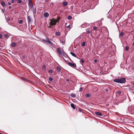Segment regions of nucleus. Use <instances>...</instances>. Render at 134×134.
<instances>
[{
	"mask_svg": "<svg viewBox=\"0 0 134 134\" xmlns=\"http://www.w3.org/2000/svg\"><path fill=\"white\" fill-rule=\"evenodd\" d=\"M126 81L124 77L121 78L120 79H116L114 80V82L117 83H125Z\"/></svg>",
	"mask_w": 134,
	"mask_h": 134,
	"instance_id": "f257e3e1",
	"label": "nucleus"
},
{
	"mask_svg": "<svg viewBox=\"0 0 134 134\" xmlns=\"http://www.w3.org/2000/svg\"><path fill=\"white\" fill-rule=\"evenodd\" d=\"M57 52L60 54H62L63 56H65L66 55V53L61 51L59 48L57 49Z\"/></svg>",
	"mask_w": 134,
	"mask_h": 134,
	"instance_id": "f03ea898",
	"label": "nucleus"
},
{
	"mask_svg": "<svg viewBox=\"0 0 134 134\" xmlns=\"http://www.w3.org/2000/svg\"><path fill=\"white\" fill-rule=\"evenodd\" d=\"M50 21V25H56L57 22V21L56 20H55L54 18H53L52 19H51Z\"/></svg>",
	"mask_w": 134,
	"mask_h": 134,
	"instance_id": "7ed1b4c3",
	"label": "nucleus"
},
{
	"mask_svg": "<svg viewBox=\"0 0 134 134\" xmlns=\"http://www.w3.org/2000/svg\"><path fill=\"white\" fill-rule=\"evenodd\" d=\"M64 57L65 58H64V57H62V58H63V59L64 60V61L66 63H68V59H70V58L68 56H67L66 55H66L65 56H64Z\"/></svg>",
	"mask_w": 134,
	"mask_h": 134,
	"instance_id": "20e7f679",
	"label": "nucleus"
},
{
	"mask_svg": "<svg viewBox=\"0 0 134 134\" xmlns=\"http://www.w3.org/2000/svg\"><path fill=\"white\" fill-rule=\"evenodd\" d=\"M68 63L69 65L73 68H75L76 67V66L75 64L71 63L70 62H68Z\"/></svg>",
	"mask_w": 134,
	"mask_h": 134,
	"instance_id": "39448f33",
	"label": "nucleus"
},
{
	"mask_svg": "<svg viewBox=\"0 0 134 134\" xmlns=\"http://www.w3.org/2000/svg\"><path fill=\"white\" fill-rule=\"evenodd\" d=\"M46 40L47 41V42L48 43H49L52 46H53V44H52V42L49 40V38H48L46 37Z\"/></svg>",
	"mask_w": 134,
	"mask_h": 134,
	"instance_id": "423d86ee",
	"label": "nucleus"
},
{
	"mask_svg": "<svg viewBox=\"0 0 134 134\" xmlns=\"http://www.w3.org/2000/svg\"><path fill=\"white\" fill-rule=\"evenodd\" d=\"M27 20L28 24H30L31 21V18L29 16H28L27 17Z\"/></svg>",
	"mask_w": 134,
	"mask_h": 134,
	"instance_id": "0eeeda50",
	"label": "nucleus"
},
{
	"mask_svg": "<svg viewBox=\"0 0 134 134\" xmlns=\"http://www.w3.org/2000/svg\"><path fill=\"white\" fill-rule=\"evenodd\" d=\"M36 8H34L33 10V13L34 16H35L36 13Z\"/></svg>",
	"mask_w": 134,
	"mask_h": 134,
	"instance_id": "6e6552de",
	"label": "nucleus"
},
{
	"mask_svg": "<svg viewBox=\"0 0 134 134\" xmlns=\"http://www.w3.org/2000/svg\"><path fill=\"white\" fill-rule=\"evenodd\" d=\"M96 114L99 116H101L103 115L101 113L99 112H96L95 113Z\"/></svg>",
	"mask_w": 134,
	"mask_h": 134,
	"instance_id": "1a4fd4ad",
	"label": "nucleus"
},
{
	"mask_svg": "<svg viewBox=\"0 0 134 134\" xmlns=\"http://www.w3.org/2000/svg\"><path fill=\"white\" fill-rule=\"evenodd\" d=\"M44 16L45 17L47 18L49 16V14L48 13L46 12L44 13Z\"/></svg>",
	"mask_w": 134,
	"mask_h": 134,
	"instance_id": "9d476101",
	"label": "nucleus"
},
{
	"mask_svg": "<svg viewBox=\"0 0 134 134\" xmlns=\"http://www.w3.org/2000/svg\"><path fill=\"white\" fill-rule=\"evenodd\" d=\"M87 23H85L81 25V26L82 27H86V26Z\"/></svg>",
	"mask_w": 134,
	"mask_h": 134,
	"instance_id": "9b49d317",
	"label": "nucleus"
},
{
	"mask_svg": "<svg viewBox=\"0 0 134 134\" xmlns=\"http://www.w3.org/2000/svg\"><path fill=\"white\" fill-rule=\"evenodd\" d=\"M16 43H12L11 44V46L13 47H15L16 46Z\"/></svg>",
	"mask_w": 134,
	"mask_h": 134,
	"instance_id": "f8f14e48",
	"label": "nucleus"
},
{
	"mask_svg": "<svg viewBox=\"0 0 134 134\" xmlns=\"http://www.w3.org/2000/svg\"><path fill=\"white\" fill-rule=\"evenodd\" d=\"M70 54L73 56H74L75 57H76V55L73 52H70Z\"/></svg>",
	"mask_w": 134,
	"mask_h": 134,
	"instance_id": "ddd939ff",
	"label": "nucleus"
},
{
	"mask_svg": "<svg viewBox=\"0 0 134 134\" xmlns=\"http://www.w3.org/2000/svg\"><path fill=\"white\" fill-rule=\"evenodd\" d=\"M68 4V3L66 2H64L63 4V6H66Z\"/></svg>",
	"mask_w": 134,
	"mask_h": 134,
	"instance_id": "4468645a",
	"label": "nucleus"
},
{
	"mask_svg": "<svg viewBox=\"0 0 134 134\" xmlns=\"http://www.w3.org/2000/svg\"><path fill=\"white\" fill-rule=\"evenodd\" d=\"M29 4L31 8L32 9L33 7V5L32 4V2H30V3H29Z\"/></svg>",
	"mask_w": 134,
	"mask_h": 134,
	"instance_id": "2eb2a0df",
	"label": "nucleus"
},
{
	"mask_svg": "<svg viewBox=\"0 0 134 134\" xmlns=\"http://www.w3.org/2000/svg\"><path fill=\"white\" fill-rule=\"evenodd\" d=\"M57 70L58 71H60L61 70V69L59 66H57Z\"/></svg>",
	"mask_w": 134,
	"mask_h": 134,
	"instance_id": "dca6fc26",
	"label": "nucleus"
},
{
	"mask_svg": "<svg viewBox=\"0 0 134 134\" xmlns=\"http://www.w3.org/2000/svg\"><path fill=\"white\" fill-rule=\"evenodd\" d=\"M1 5L3 7H5V4L4 2H2L1 3Z\"/></svg>",
	"mask_w": 134,
	"mask_h": 134,
	"instance_id": "f3484780",
	"label": "nucleus"
},
{
	"mask_svg": "<svg viewBox=\"0 0 134 134\" xmlns=\"http://www.w3.org/2000/svg\"><path fill=\"white\" fill-rule=\"evenodd\" d=\"M71 107L73 109H75V107L74 104H73V103H71Z\"/></svg>",
	"mask_w": 134,
	"mask_h": 134,
	"instance_id": "a211bd4d",
	"label": "nucleus"
},
{
	"mask_svg": "<svg viewBox=\"0 0 134 134\" xmlns=\"http://www.w3.org/2000/svg\"><path fill=\"white\" fill-rule=\"evenodd\" d=\"M86 31L88 34H89L91 33V31L89 30V29L87 28L86 30Z\"/></svg>",
	"mask_w": 134,
	"mask_h": 134,
	"instance_id": "6ab92c4d",
	"label": "nucleus"
},
{
	"mask_svg": "<svg viewBox=\"0 0 134 134\" xmlns=\"http://www.w3.org/2000/svg\"><path fill=\"white\" fill-rule=\"evenodd\" d=\"M124 35V32H121L120 34L119 37H121L122 36Z\"/></svg>",
	"mask_w": 134,
	"mask_h": 134,
	"instance_id": "aec40b11",
	"label": "nucleus"
},
{
	"mask_svg": "<svg viewBox=\"0 0 134 134\" xmlns=\"http://www.w3.org/2000/svg\"><path fill=\"white\" fill-rule=\"evenodd\" d=\"M71 96L73 97H75L76 96V95L75 94H74L73 93H72L71 94Z\"/></svg>",
	"mask_w": 134,
	"mask_h": 134,
	"instance_id": "412c9836",
	"label": "nucleus"
},
{
	"mask_svg": "<svg viewBox=\"0 0 134 134\" xmlns=\"http://www.w3.org/2000/svg\"><path fill=\"white\" fill-rule=\"evenodd\" d=\"M85 96L86 97H90L91 96V95L89 94H85Z\"/></svg>",
	"mask_w": 134,
	"mask_h": 134,
	"instance_id": "4be33fe9",
	"label": "nucleus"
},
{
	"mask_svg": "<svg viewBox=\"0 0 134 134\" xmlns=\"http://www.w3.org/2000/svg\"><path fill=\"white\" fill-rule=\"evenodd\" d=\"M85 42H83L81 44V46H84L85 45Z\"/></svg>",
	"mask_w": 134,
	"mask_h": 134,
	"instance_id": "5701e85b",
	"label": "nucleus"
},
{
	"mask_svg": "<svg viewBox=\"0 0 134 134\" xmlns=\"http://www.w3.org/2000/svg\"><path fill=\"white\" fill-rule=\"evenodd\" d=\"M56 34L57 36H59L60 35V33L59 32H57L56 33Z\"/></svg>",
	"mask_w": 134,
	"mask_h": 134,
	"instance_id": "b1692460",
	"label": "nucleus"
},
{
	"mask_svg": "<svg viewBox=\"0 0 134 134\" xmlns=\"http://www.w3.org/2000/svg\"><path fill=\"white\" fill-rule=\"evenodd\" d=\"M49 80L51 81H52L53 80V78L52 77H49Z\"/></svg>",
	"mask_w": 134,
	"mask_h": 134,
	"instance_id": "393cba45",
	"label": "nucleus"
},
{
	"mask_svg": "<svg viewBox=\"0 0 134 134\" xmlns=\"http://www.w3.org/2000/svg\"><path fill=\"white\" fill-rule=\"evenodd\" d=\"M72 18V17L71 16H68V19L69 20H71Z\"/></svg>",
	"mask_w": 134,
	"mask_h": 134,
	"instance_id": "a878e982",
	"label": "nucleus"
},
{
	"mask_svg": "<svg viewBox=\"0 0 134 134\" xmlns=\"http://www.w3.org/2000/svg\"><path fill=\"white\" fill-rule=\"evenodd\" d=\"M17 3H21V0H18L17 1Z\"/></svg>",
	"mask_w": 134,
	"mask_h": 134,
	"instance_id": "bb28decb",
	"label": "nucleus"
},
{
	"mask_svg": "<svg viewBox=\"0 0 134 134\" xmlns=\"http://www.w3.org/2000/svg\"><path fill=\"white\" fill-rule=\"evenodd\" d=\"M9 36V35L7 34H5L4 35V37L5 38H8Z\"/></svg>",
	"mask_w": 134,
	"mask_h": 134,
	"instance_id": "cd10ccee",
	"label": "nucleus"
},
{
	"mask_svg": "<svg viewBox=\"0 0 134 134\" xmlns=\"http://www.w3.org/2000/svg\"><path fill=\"white\" fill-rule=\"evenodd\" d=\"M129 47L128 46H126L125 48V49L126 51H127L129 50Z\"/></svg>",
	"mask_w": 134,
	"mask_h": 134,
	"instance_id": "c85d7f7f",
	"label": "nucleus"
},
{
	"mask_svg": "<svg viewBox=\"0 0 134 134\" xmlns=\"http://www.w3.org/2000/svg\"><path fill=\"white\" fill-rule=\"evenodd\" d=\"M23 23V21L22 20H19V23L20 24H22Z\"/></svg>",
	"mask_w": 134,
	"mask_h": 134,
	"instance_id": "c756f323",
	"label": "nucleus"
},
{
	"mask_svg": "<svg viewBox=\"0 0 134 134\" xmlns=\"http://www.w3.org/2000/svg\"><path fill=\"white\" fill-rule=\"evenodd\" d=\"M81 63L82 64H83L84 63V60L83 59H81Z\"/></svg>",
	"mask_w": 134,
	"mask_h": 134,
	"instance_id": "7c9ffc66",
	"label": "nucleus"
},
{
	"mask_svg": "<svg viewBox=\"0 0 134 134\" xmlns=\"http://www.w3.org/2000/svg\"><path fill=\"white\" fill-rule=\"evenodd\" d=\"M83 88L82 87H80L79 89V91L80 92L82 91Z\"/></svg>",
	"mask_w": 134,
	"mask_h": 134,
	"instance_id": "2f4dec72",
	"label": "nucleus"
},
{
	"mask_svg": "<svg viewBox=\"0 0 134 134\" xmlns=\"http://www.w3.org/2000/svg\"><path fill=\"white\" fill-rule=\"evenodd\" d=\"M61 42H62V43L63 44H64L65 43V42L64 40V41H63V40H62V41H61Z\"/></svg>",
	"mask_w": 134,
	"mask_h": 134,
	"instance_id": "473e14b6",
	"label": "nucleus"
},
{
	"mask_svg": "<svg viewBox=\"0 0 134 134\" xmlns=\"http://www.w3.org/2000/svg\"><path fill=\"white\" fill-rule=\"evenodd\" d=\"M71 25H69L68 26H67V28L69 29L70 28Z\"/></svg>",
	"mask_w": 134,
	"mask_h": 134,
	"instance_id": "72a5a7b5",
	"label": "nucleus"
},
{
	"mask_svg": "<svg viewBox=\"0 0 134 134\" xmlns=\"http://www.w3.org/2000/svg\"><path fill=\"white\" fill-rule=\"evenodd\" d=\"M10 20V19L9 18H8L6 20L7 21H9Z\"/></svg>",
	"mask_w": 134,
	"mask_h": 134,
	"instance_id": "f704fd0d",
	"label": "nucleus"
},
{
	"mask_svg": "<svg viewBox=\"0 0 134 134\" xmlns=\"http://www.w3.org/2000/svg\"><path fill=\"white\" fill-rule=\"evenodd\" d=\"M97 27L96 26H94L93 27V29L94 30H95L97 29Z\"/></svg>",
	"mask_w": 134,
	"mask_h": 134,
	"instance_id": "c9c22d12",
	"label": "nucleus"
},
{
	"mask_svg": "<svg viewBox=\"0 0 134 134\" xmlns=\"http://www.w3.org/2000/svg\"><path fill=\"white\" fill-rule=\"evenodd\" d=\"M49 72L51 73H52L53 72V71L52 70H49Z\"/></svg>",
	"mask_w": 134,
	"mask_h": 134,
	"instance_id": "e433bc0d",
	"label": "nucleus"
},
{
	"mask_svg": "<svg viewBox=\"0 0 134 134\" xmlns=\"http://www.w3.org/2000/svg\"><path fill=\"white\" fill-rule=\"evenodd\" d=\"M42 40L44 42H46V43L47 42L46 41V40H45V39H43Z\"/></svg>",
	"mask_w": 134,
	"mask_h": 134,
	"instance_id": "4c0bfd02",
	"label": "nucleus"
},
{
	"mask_svg": "<svg viewBox=\"0 0 134 134\" xmlns=\"http://www.w3.org/2000/svg\"><path fill=\"white\" fill-rule=\"evenodd\" d=\"M121 92L120 91H118V94H121Z\"/></svg>",
	"mask_w": 134,
	"mask_h": 134,
	"instance_id": "58836bf2",
	"label": "nucleus"
},
{
	"mask_svg": "<svg viewBox=\"0 0 134 134\" xmlns=\"http://www.w3.org/2000/svg\"><path fill=\"white\" fill-rule=\"evenodd\" d=\"M43 68H46V66H45V65H43Z\"/></svg>",
	"mask_w": 134,
	"mask_h": 134,
	"instance_id": "ea45409f",
	"label": "nucleus"
},
{
	"mask_svg": "<svg viewBox=\"0 0 134 134\" xmlns=\"http://www.w3.org/2000/svg\"><path fill=\"white\" fill-rule=\"evenodd\" d=\"M11 2L13 3H14V0H12L11 1Z\"/></svg>",
	"mask_w": 134,
	"mask_h": 134,
	"instance_id": "a19ab883",
	"label": "nucleus"
},
{
	"mask_svg": "<svg viewBox=\"0 0 134 134\" xmlns=\"http://www.w3.org/2000/svg\"><path fill=\"white\" fill-rule=\"evenodd\" d=\"M2 37V35L1 34H0V38H1Z\"/></svg>",
	"mask_w": 134,
	"mask_h": 134,
	"instance_id": "79ce46f5",
	"label": "nucleus"
},
{
	"mask_svg": "<svg viewBox=\"0 0 134 134\" xmlns=\"http://www.w3.org/2000/svg\"><path fill=\"white\" fill-rule=\"evenodd\" d=\"M60 19V18L59 17H58L57 18V19L58 20H59Z\"/></svg>",
	"mask_w": 134,
	"mask_h": 134,
	"instance_id": "37998d69",
	"label": "nucleus"
},
{
	"mask_svg": "<svg viewBox=\"0 0 134 134\" xmlns=\"http://www.w3.org/2000/svg\"><path fill=\"white\" fill-rule=\"evenodd\" d=\"M8 4L9 5H10L11 4V3L10 2H9L8 3Z\"/></svg>",
	"mask_w": 134,
	"mask_h": 134,
	"instance_id": "c03bdc74",
	"label": "nucleus"
},
{
	"mask_svg": "<svg viewBox=\"0 0 134 134\" xmlns=\"http://www.w3.org/2000/svg\"><path fill=\"white\" fill-rule=\"evenodd\" d=\"M29 3H30H30L32 2H31V0H29Z\"/></svg>",
	"mask_w": 134,
	"mask_h": 134,
	"instance_id": "a18cd8bd",
	"label": "nucleus"
},
{
	"mask_svg": "<svg viewBox=\"0 0 134 134\" xmlns=\"http://www.w3.org/2000/svg\"><path fill=\"white\" fill-rule=\"evenodd\" d=\"M94 62H97V59H95L94 60Z\"/></svg>",
	"mask_w": 134,
	"mask_h": 134,
	"instance_id": "49530a36",
	"label": "nucleus"
},
{
	"mask_svg": "<svg viewBox=\"0 0 134 134\" xmlns=\"http://www.w3.org/2000/svg\"><path fill=\"white\" fill-rule=\"evenodd\" d=\"M66 81H67L68 82V81H69V79H67L66 80Z\"/></svg>",
	"mask_w": 134,
	"mask_h": 134,
	"instance_id": "de8ad7c7",
	"label": "nucleus"
},
{
	"mask_svg": "<svg viewBox=\"0 0 134 134\" xmlns=\"http://www.w3.org/2000/svg\"><path fill=\"white\" fill-rule=\"evenodd\" d=\"M108 91V89H106L105 90L106 92H107Z\"/></svg>",
	"mask_w": 134,
	"mask_h": 134,
	"instance_id": "09e8293b",
	"label": "nucleus"
},
{
	"mask_svg": "<svg viewBox=\"0 0 134 134\" xmlns=\"http://www.w3.org/2000/svg\"><path fill=\"white\" fill-rule=\"evenodd\" d=\"M79 110L80 111H82L81 110V109H79Z\"/></svg>",
	"mask_w": 134,
	"mask_h": 134,
	"instance_id": "8fccbe9b",
	"label": "nucleus"
},
{
	"mask_svg": "<svg viewBox=\"0 0 134 134\" xmlns=\"http://www.w3.org/2000/svg\"><path fill=\"white\" fill-rule=\"evenodd\" d=\"M9 9H11V6H9Z\"/></svg>",
	"mask_w": 134,
	"mask_h": 134,
	"instance_id": "3c124183",
	"label": "nucleus"
},
{
	"mask_svg": "<svg viewBox=\"0 0 134 134\" xmlns=\"http://www.w3.org/2000/svg\"><path fill=\"white\" fill-rule=\"evenodd\" d=\"M24 80H26V79L25 78H24Z\"/></svg>",
	"mask_w": 134,
	"mask_h": 134,
	"instance_id": "603ef678",
	"label": "nucleus"
},
{
	"mask_svg": "<svg viewBox=\"0 0 134 134\" xmlns=\"http://www.w3.org/2000/svg\"><path fill=\"white\" fill-rule=\"evenodd\" d=\"M57 22H59V20H57Z\"/></svg>",
	"mask_w": 134,
	"mask_h": 134,
	"instance_id": "864d4df0",
	"label": "nucleus"
},
{
	"mask_svg": "<svg viewBox=\"0 0 134 134\" xmlns=\"http://www.w3.org/2000/svg\"><path fill=\"white\" fill-rule=\"evenodd\" d=\"M133 89H132V90H131L132 91H131V92H132H132H133Z\"/></svg>",
	"mask_w": 134,
	"mask_h": 134,
	"instance_id": "5fc2aeb1",
	"label": "nucleus"
},
{
	"mask_svg": "<svg viewBox=\"0 0 134 134\" xmlns=\"http://www.w3.org/2000/svg\"><path fill=\"white\" fill-rule=\"evenodd\" d=\"M133 89H132V90H131L132 91H131V92H132H132H133Z\"/></svg>",
	"mask_w": 134,
	"mask_h": 134,
	"instance_id": "6e6d98bb",
	"label": "nucleus"
},
{
	"mask_svg": "<svg viewBox=\"0 0 134 134\" xmlns=\"http://www.w3.org/2000/svg\"><path fill=\"white\" fill-rule=\"evenodd\" d=\"M133 46H134V42L133 43Z\"/></svg>",
	"mask_w": 134,
	"mask_h": 134,
	"instance_id": "4d7b16f0",
	"label": "nucleus"
},
{
	"mask_svg": "<svg viewBox=\"0 0 134 134\" xmlns=\"http://www.w3.org/2000/svg\"><path fill=\"white\" fill-rule=\"evenodd\" d=\"M49 27H50V28H52V26H50Z\"/></svg>",
	"mask_w": 134,
	"mask_h": 134,
	"instance_id": "13d9d810",
	"label": "nucleus"
},
{
	"mask_svg": "<svg viewBox=\"0 0 134 134\" xmlns=\"http://www.w3.org/2000/svg\"><path fill=\"white\" fill-rule=\"evenodd\" d=\"M133 86H134V82H133Z\"/></svg>",
	"mask_w": 134,
	"mask_h": 134,
	"instance_id": "bf43d9fd",
	"label": "nucleus"
},
{
	"mask_svg": "<svg viewBox=\"0 0 134 134\" xmlns=\"http://www.w3.org/2000/svg\"><path fill=\"white\" fill-rule=\"evenodd\" d=\"M24 1H25V0H24Z\"/></svg>",
	"mask_w": 134,
	"mask_h": 134,
	"instance_id": "052dcab7",
	"label": "nucleus"
}]
</instances>
